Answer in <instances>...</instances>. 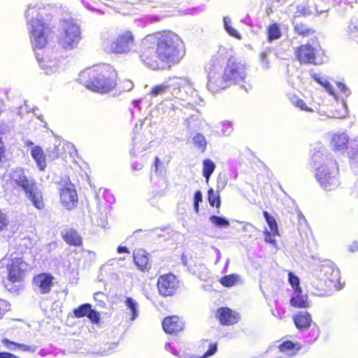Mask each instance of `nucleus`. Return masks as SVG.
<instances>
[{
  "instance_id": "nucleus-1",
  "label": "nucleus",
  "mask_w": 358,
  "mask_h": 358,
  "mask_svg": "<svg viewBox=\"0 0 358 358\" xmlns=\"http://www.w3.org/2000/svg\"><path fill=\"white\" fill-rule=\"evenodd\" d=\"M143 50L140 55L141 61L152 70L162 67L158 60L171 67L178 63L185 55V49L180 37L171 32L158 38L155 48V38L148 36L142 41Z\"/></svg>"
},
{
  "instance_id": "nucleus-2",
  "label": "nucleus",
  "mask_w": 358,
  "mask_h": 358,
  "mask_svg": "<svg viewBox=\"0 0 358 358\" xmlns=\"http://www.w3.org/2000/svg\"><path fill=\"white\" fill-rule=\"evenodd\" d=\"M311 165L315 169V178L321 187L333 191L340 185L337 162L327 154L326 150L319 147L311 155Z\"/></svg>"
},
{
  "instance_id": "nucleus-3",
  "label": "nucleus",
  "mask_w": 358,
  "mask_h": 358,
  "mask_svg": "<svg viewBox=\"0 0 358 358\" xmlns=\"http://www.w3.org/2000/svg\"><path fill=\"white\" fill-rule=\"evenodd\" d=\"M44 8L38 4L28 6L25 15L33 48L41 50L52 37V30L43 19Z\"/></svg>"
},
{
  "instance_id": "nucleus-4",
  "label": "nucleus",
  "mask_w": 358,
  "mask_h": 358,
  "mask_svg": "<svg viewBox=\"0 0 358 358\" xmlns=\"http://www.w3.org/2000/svg\"><path fill=\"white\" fill-rule=\"evenodd\" d=\"M88 77L85 81L87 88L99 93H107L116 85L117 73L110 65L102 64L90 68L81 74Z\"/></svg>"
},
{
  "instance_id": "nucleus-5",
  "label": "nucleus",
  "mask_w": 358,
  "mask_h": 358,
  "mask_svg": "<svg viewBox=\"0 0 358 358\" xmlns=\"http://www.w3.org/2000/svg\"><path fill=\"white\" fill-rule=\"evenodd\" d=\"M182 90L194 99L198 96L197 92L193 88L190 81L186 78L173 77L164 81L163 83L152 87L151 94L153 96L162 95L171 92L176 98L184 99Z\"/></svg>"
},
{
  "instance_id": "nucleus-6",
  "label": "nucleus",
  "mask_w": 358,
  "mask_h": 358,
  "mask_svg": "<svg viewBox=\"0 0 358 358\" xmlns=\"http://www.w3.org/2000/svg\"><path fill=\"white\" fill-rule=\"evenodd\" d=\"M102 47L105 51L120 55H128L135 46V38L129 30L120 31L117 36L110 39L109 34L105 33L101 36Z\"/></svg>"
},
{
  "instance_id": "nucleus-7",
  "label": "nucleus",
  "mask_w": 358,
  "mask_h": 358,
  "mask_svg": "<svg viewBox=\"0 0 358 358\" xmlns=\"http://www.w3.org/2000/svg\"><path fill=\"white\" fill-rule=\"evenodd\" d=\"M12 180L20 187L24 192L27 198L37 209L41 210L45 204L41 189L38 187L35 181L27 178L22 170H16L11 176Z\"/></svg>"
},
{
  "instance_id": "nucleus-8",
  "label": "nucleus",
  "mask_w": 358,
  "mask_h": 358,
  "mask_svg": "<svg viewBox=\"0 0 358 358\" xmlns=\"http://www.w3.org/2000/svg\"><path fill=\"white\" fill-rule=\"evenodd\" d=\"M206 71L208 76L207 88L213 94L230 86L217 59H212L208 62L206 66Z\"/></svg>"
},
{
  "instance_id": "nucleus-9",
  "label": "nucleus",
  "mask_w": 358,
  "mask_h": 358,
  "mask_svg": "<svg viewBox=\"0 0 358 358\" xmlns=\"http://www.w3.org/2000/svg\"><path fill=\"white\" fill-rule=\"evenodd\" d=\"M80 40V29L73 19L63 20L58 36L59 44L65 50H73Z\"/></svg>"
},
{
  "instance_id": "nucleus-10",
  "label": "nucleus",
  "mask_w": 358,
  "mask_h": 358,
  "mask_svg": "<svg viewBox=\"0 0 358 358\" xmlns=\"http://www.w3.org/2000/svg\"><path fill=\"white\" fill-rule=\"evenodd\" d=\"M60 185H62L59 189L61 203L66 210H71L76 208L78 201L74 185L69 178H63Z\"/></svg>"
},
{
  "instance_id": "nucleus-11",
  "label": "nucleus",
  "mask_w": 358,
  "mask_h": 358,
  "mask_svg": "<svg viewBox=\"0 0 358 358\" xmlns=\"http://www.w3.org/2000/svg\"><path fill=\"white\" fill-rule=\"evenodd\" d=\"M223 71L230 86L243 82L246 77L245 66L234 59H229Z\"/></svg>"
},
{
  "instance_id": "nucleus-12",
  "label": "nucleus",
  "mask_w": 358,
  "mask_h": 358,
  "mask_svg": "<svg viewBox=\"0 0 358 358\" xmlns=\"http://www.w3.org/2000/svg\"><path fill=\"white\" fill-rule=\"evenodd\" d=\"M27 267V264L22 260L19 255H16V256L12 255L11 259L7 264L9 280L12 282L21 281Z\"/></svg>"
},
{
  "instance_id": "nucleus-13",
  "label": "nucleus",
  "mask_w": 358,
  "mask_h": 358,
  "mask_svg": "<svg viewBox=\"0 0 358 358\" xmlns=\"http://www.w3.org/2000/svg\"><path fill=\"white\" fill-rule=\"evenodd\" d=\"M179 280L172 273L161 275L157 280V289L163 296H173L179 288Z\"/></svg>"
},
{
  "instance_id": "nucleus-14",
  "label": "nucleus",
  "mask_w": 358,
  "mask_h": 358,
  "mask_svg": "<svg viewBox=\"0 0 358 358\" xmlns=\"http://www.w3.org/2000/svg\"><path fill=\"white\" fill-rule=\"evenodd\" d=\"M36 57L41 68L47 74L57 71L61 66V61L55 55V53L43 57L40 52H36Z\"/></svg>"
},
{
  "instance_id": "nucleus-15",
  "label": "nucleus",
  "mask_w": 358,
  "mask_h": 358,
  "mask_svg": "<svg viewBox=\"0 0 358 358\" xmlns=\"http://www.w3.org/2000/svg\"><path fill=\"white\" fill-rule=\"evenodd\" d=\"M320 271L323 273L322 277L328 279L331 282H336L338 286L335 285L337 289H341L343 286L339 281L340 273L338 268L331 261H325L320 266Z\"/></svg>"
},
{
  "instance_id": "nucleus-16",
  "label": "nucleus",
  "mask_w": 358,
  "mask_h": 358,
  "mask_svg": "<svg viewBox=\"0 0 358 358\" xmlns=\"http://www.w3.org/2000/svg\"><path fill=\"white\" fill-rule=\"evenodd\" d=\"M54 278L49 273H41L33 279V287L36 292L46 294L50 292Z\"/></svg>"
},
{
  "instance_id": "nucleus-17",
  "label": "nucleus",
  "mask_w": 358,
  "mask_h": 358,
  "mask_svg": "<svg viewBox=\"0 0 358 358\" xmlns=\"http://www.w3.org/2000/svg\"><path fill=\"white\" fill-rule=\"evenodd\" d=\"M296 57L303 63L317 64L315 55L317 50L311 45L306 44L297 48L295 51Z\"/></svg>"
},
{
  "instance_id": "nucleus-18",
  "label": "nucleus",
  "mask_w": 358,
  "mask_h": 358,
  "mask_svg": "<svg viewBox=\"0 0 358 358\" xmlns=\"http://www.w3.org/2000/svg\"><path fill=\"white\" fill-rule=\"evenodd\" d=\"M162 327L167 334H174L182 330L184 324L177 316L166 317L164 319Z\"/></svg>"
},
{
  "instance_id": "nucleus-19",
  "label": "nucleus",
  "mask_w": 358,
  "mask_h": 358,
  "mask_svg": "<svg viewBox=\"0 0 358 358\" xmlns=\"http://www.w3.org/2000/svg\"><path fill=\"white\" fill-rule=\"evenodd\" d=\"M216 315L220 323L224 325H231L236 323L238 320V314L229 308H219Z\"/></svg>"
},
{
  "instance_id": "nucleus-20",
  "label": "nucleus",
  "mask_w": 358,
  "mask_h": 358,
  "mask_svg": "<svg viewBox=\"0 0 358 358\" xmlns=\"http://www.w3.org/2000/svg\"><path fill=\"white\" fill-rule=\"evenodd\" d=\"M296 327L300 331L307 330L313 322L311 315L307 311H299L293 317Z\"/></svg>"
},
{
  "instance_id": "nucleus-21",
  "label": "nucleus",
  "mask_w": 358,
  "mask_h": 358,
  "mask_svg": "<svg viewBox=\"0 0 358 358\" xmlns=\"http://www.w3.org/2000/svg\"><path fill=\"white\" fill-rule=\"evenodd\" d=\"M289 303L297 308H306L310 306L308 295L303 294L301 289L294 291Z\"/></svg>"
},
{
  "instance_id": "nucleus-22",
  "label": "nucleus",
  "mask_w": 358,
  "mask_h": 358,
  "mask_svg": "<svg viewBox=\"0 0 358 358\" xmlns=\"http://www.w3.org/2000/svg\"><path fill=\"white\" fill-rule=\"evenodd\" d=\"M62 237L69 245L79 246L82 244V238L75 229H70L62 232Z\"/></svg>"
},
{
  "instance_id": "nucleus-23",
  "label": "nucleus",
  "mask_w": 358,
  "mask_h": 358,
  "mask_svg": "<svg viewBox=\"0 0 358 358\" xmlns=\"http://www.w3.org/2000/svg\"><path fill=\"white\" fill-rule=\"evenodd\" d=\"M148 254L143 250H138L134 252V261L141 271L148 269Z\"/></svg>"
},
{
  "instance_id": "nucleus-24",
  "label": "nucleus",
  "mask_w": 358,
  "mask_h": 358,
  "mask_svg": "<svg viewBox=\"0 0 358 358\" xmlns=\"http://www.w3.org/2000/svg\"><path fill=\"white\" fill-rule=\"evenodd\" d=\"M280 352L285 356L292 357L301 349L299 343H294L292 341H285L278 345Z\"/></svg>"
},
{
  "instance_id": "nucleus-25",
  "label": "nucleus",
  "mask_w": 358,
  "mask_h": 358,
  "mask_svg": "<svg viewBox=\"0 0 358 358\" xmlns=\"http://www.w3.org/2000/svg\"><path fill=\"white\" fill-rule=\"evenodd\" d=\"M348 136L346 134H335L331 139V145L334 150L341 151L347 148Z\"/></svg>"
},
{
  "instance_id": "nucleus-26",
  "label": "nucleus",
  "mask_w": 358,
  "mask_h": 358,
  "mask_svg": "<svg viewBox=\"0 0 358 358\" xmlns=\"http://www.w3.org/2000/svg\"><path fill=\"white\" fill-rule=\"evenodd\" d=\"M31 155L36 161L38 167L41 171H43L46 166L43 150L39 146H35L31 151Z\"/></svg>"
},
{
  "instance_id": "nucleus-27",
  "label": "nucleus",
  "mask_w": 358,
  "mask_h": 358,
  "mask_svg": "<svg viewBox=\"0 0 358 358\" xmlns=\"http://www.w3.org/2000/svg\"><path fill=\"white\" fill-rule=\"evenodd\" d=\"M310 75L315 81H317L325 88L326 91L328 92L329 94L332 95L335 99H337L333 86L326 78L321 77L319 74L314 72H311Z\"/></svg>"
},
{
  "instance_id": "nucleus-28",
  "label": "nucleus",
  "mask_w": 358,
  "mask_h": 358,
  "mask_svg": "<svg viewBox=\"0 0 358 358\" xmlns=\"http://www.w3.org/2000/svg\"><path fill=\"white\" fill-rule=\"evenodd\" d=\"M150 142L146 143L145 142H141V136L139 135L136 136L134 138V148L131 150V155H136L150 148Z\"/></svg>"
},
{
  "instance_id": "nucleus-29",
  "label": "nucleus",
  "mask_w": 358,
  "mask_h": 358,
  "mask_svg": "<svg viewBox=\"0 0 358 358\" xmlns=\"http://www.w3.org/2000/svg\"><path fill=\"white\" fill-rule=\"evenodd\" d=\"M215 164L209 159H206L203 161V176L206 179V182L208 183L209 179L215 169Z\"/></svg>"
},
{
  "instance_id": "nucleus-30",
  "label": "nucleus",
  "mask_w": 358,
  "mask_h": 358,
  "mask_svg": "<svg viewBox=\"0 0 358 358\" xmlns=\"http://www.w3.org/2000/svg\"><path fill=\"white\" fill-rule=\"evenodd\" d=\"M124 303L127 308L130 310L131 320H136L138 316V303L131 297H127Z\"/></svg>"
},
{
  "instance_id": "nucleus-31",
  "label": "nucleus",
  "mask_w": 358,
  "mask_h": 358,
  "mask_svg": "<svg viewBox=\"0 0 358 358\" xmlns=\"http://www.w3.org/2000/svg\"><path fill=\"white\" fill-rule=\"evenodd\" d=\"M15 245L17 247L19 253H23L28 248L32 247V241L29 237L15 238Z\"/></svg>"
},
{
  "instance_id": "nucleus-32",
  "label": "nucleus",
  "mask_w": 358,
  "mask_h": 358,
  "mask_svg": "<svg viewBox=\"0 0 358 358\" xmlns=\"http://www.w3.org/2000/svg\"><path fill=\"white\" fill-rule=\"evenodd\" d=\"M209 221L216 227L222 229L227 228L230 225L228 219L223 216L211 215L209 217Z\"/></svg>"
},
{
  "instance_id": "nucleus-33",
  "label": "nucleus",
  "mask_w": 358,
  "mask_h": 358,
  "mask_svg": "<svg viewBox=\"0 0 358 358\" xmlns=\"http://www.w3.org/2000/svg\"><path fill=\"white\" fill-rule=\"evenodd\" d=\"M268 40L271 42L281 36V31L278 24L276 23L270 25L267 29Z\"/></svg>"
},
{
  "instance_id": "nucleus-34",
  "label": "nucleus",
  "mask_w": 358,
  "mask_h": 358,
  "mask_svg": "<svg viewBox=\"0 0 358 358\" xmlns=\"http://www.w3.org/2000/svg\"><path fill=\"white\" fill-rule=\"evenodd\" d=\"M263 215L270 228L271 231L273 233V235H278V224L275 219L272 215H271L267 211H264Z\"/></svg>"
},
{
  "instance_id": "nucleus-35",
  "label": "nucleus",
  "mask_w": 358,
  "mask_h": 358,
  "mask_svg": "<svg viewBox=\"0 0 358 358\" xmlns=\"http://www.w3.org/2000/svg\"><path fill=\"white\" fill-rule=\"evenodd\" d=\"M193 143L194 146L200 150L201 152H204L206 148L207 141L206 140L205 136L198 133L196 134L192 139Z\"/></svg>"
},
{
  "instance_id": "nucleus-36",
  "label": "nucleus",
  "mask_w": 358,
  "mask_h": 358,
  "mask_svg": "<svg viewBox=\"0 0 358 358\" xmlns=\"http://www.w3.org/2000/svg\"><path fill=\"white\" fill-rule=\"evenodd\" d=\"M208 199L211 206L220 208L221 201L218 192H215L213 189L208 191Z\"/></svg>"
},
{
  "instance_id": "nucleus-37",
  "label": "nucleus",
  "mask_w": 358,
  "mask_h": 358,
  "mask_svg": "<svg viewBox=\"0 0 358 358\" xmlns=\"http://www.w3.org/2000/svg\"><path fill=\"white\" fill-rule=\"evenodd\" d=\"M224 29L231 36L236 38H241V34L231 27V20L229 17H224L223 19Z\"/></svg>"
},
{
  "instance_id": "nucleus-38",
  "label": "nucleus",
  "mask_w": 358,
  "mask_h": 358,
  "mask_svg": "<svg viewBox=\"0 0 358 358\" xmlns=\"http://www.w3.org/2000/svg\"><path fill=\"white\" fill-rule=\"evenodd\" d=\"M90 310V304L84 303L73 310V314L76 317L80 318L87 316L88 311Z\"/></svg>"
},
{
  "instance_id": "nucleus-39",
  "label": "nucleus",
  "mask_w": 358,
  "mask_h": 358,
  "mask_svg": "<svg viewBox=\"0 0 358 358\" xmlns=\"http://www.w3.org/2000/svg\"><path fill=\"white\" fill-rule=\"evenodd\" d=\"M238 280V275L235 274H231L228 275H225L220 279V283L227 287H232L235 285L236 280Z\"/></svg>"
},
{
  "instance_id": "nucleus-40",
  "label": "nucleus",
  "mask_w": 358,
  "mask_h": 358,
  "mask_svg": "<svg viewBox=\"0 0 358 358\" xmlns=\"http://www.w3.org/2000/svg\"><path fill=\"white\" fill-rule=\"evenodd\" d=\"M294 31L302 36H308L312 33V30L304 23H296L294 24Z\"/></svg>"
},
{
  "instance_id": "nucleus-41",
  "label": "nucleus",
  "mask_w": 358,
  "mask_h": 358,
  "mask_svg": "<svg viewBox=\"0 0 358 358\" xmlns=\"http://www.w3.org/2000/svg\"><path fill=\"white\" fill-rule=\"evenodd\" d=\"M222 127L221 132L223 136H229L232 134L234 129L231 122L224 121L222 122Z\"/></svg>"
},
{
  "instance_id": "nucleus-42",
  "label": "nucleus",
  "mask_w": 358,
  "mask_h": 358,
  "mask_svg": "<svg viewBox=\"0 0 358 358\" xmlns=\"http://www.w3.org/2000/svg\"><path fill=\"white\" fill-rule=\"evenodd\" d=\"M288 280L291 286L292 287L294 291L296 289H301L299 285V278L295 275L293 273L289 272L288 273Z\"/></svg>"
},
{
  "instance_id": "nucleus-43",
  "label": "nucleus",
  "mask_w": 358,
  "mask_h": 358,
  "mask_svg": "<svg viewBox=\"0 0 358 358\" xmlns=\"http://www.w3.org/2000/svg\"><path fill=\"white\" fill-rule=\"evenodd\" d=\"M269 53H271V50L268 49V50L262 52L259 55L262 66V68H264L265 69H268V68H269V58H268Z\"/></svg>"
},
{
  "instance_id": "nucleus-44",
  "label": "nucleus",
  "mask_w": 358,
  "mask_h": 358,
  "mask_svg": "<svg viewBox=\"0 0 358 358\" xmlns=\"http://www.w3.org/2000/svg\"><path fill=\"white\" fill-rule=\"evenodd\" d=\"M8 224L9 219L7 213L3 210L0 209V231L6 228Z\"/></svg>"
},
{
  "instance_id": "nucleus-45",
  "label": "nucleus",
  "mask_w": 358,
  "mask_h": 358,
  "mask_svg": "<svg viewBox=\"0 0 358 358\" xmlns=\"http://www.w3.org/2000/svg\"><path fill=\"white\" fill-rule=\"evenodd\" d=\"M296 13L303 16H308L312 14L310 7L306 4L298 5L296 6Z\"/></svg>"
},
{
  "instance_id": "nucleus-46",
  "label": "nucleus",
  "mask_w": 358,
  "mask_h": 358,
  "mask_svg": "<svg viewBox=\"0 0 358 358\" xmlns=\"http://www.w3.org/2000/svg\"><path fill=\"white\" fill-rule=\"evenodd\" d=\"M93 323L97 324L100 321V314L96 310L92 308L90 306V310L88 311L87 316Z\"/></svg>"
},
{
  "instance_id": "nucleus-47",
  "label": "nucleus",
  "mask_w": 358,
  "mask_h": 358,
  "mask_svg": "<svg viewBox=\"0 0 358 358\" xmlns=\"http://www.w3.org/2000/svg\"><path fill=\"white\" fill-rule=\"evenodd\" d=\"M152 169L157 175H162L164 173V165L163 163L160 161L159 157H156L155 158V164L154 168Z\"/></svg>"
},
{
  "instance_id": "nucleus-48",
  "label": "nucleus",
  "mask_w": 358,
  "mask_h": 358,
  "mask_svg": "<svg viewBox=\"0 0 358 358\" xmlns=\"http://www.w3.org/2000/svg\"><path fill=\"white\" fill-rule=\"evenodd\" d=\"M2 344L10 350H15L19 347V343L10 341L8 338H3Z\"/></svg>"
},
{
  "instance_id": "nucleus-49",
  "label": "nucleus",
  "mask_w": 358,
  "mask_h": 358,
  "mask_svg": "<svg viewBox=\"0 0 358 358\" xmlns=\"http://www.w3.org/2000/svg\"><path fill=\"white\" fill-rule=\"evenodd\" d=\"M347 115V106L346 103L343 101L342 102V109L340 112L334 113L330 117H336V118H343Z\"/></svg>"
},
{
  "instance_id": "nucleus-50",
  "label": "nucleus",
  "mask_w": 358,
  "mask_h": 358,
  "mask_svg": "<svg viewBox=\"0 0 358 358\" xmlns=\"http://www.w3.org/2000/svg\"><path fill=\"white\" fill-rule=\"evenodd\" d=\"M9 308L10 304L7 301L0 299V318L9 310Z\"/></svg>"
},
{
  "instance_id": "nucleus-51",
  "label": "nucleus",
  "mask_w": 358,
  "mask_h": 358,
  "mask_svg": "<svg viewBox=\"0 0 358 358\" xmlns=\"http://www.w3.org/2000/svg\"><path fill=\"white\" fill-rule=\"evenodd\" d=\"M217 350V344H210L208 347V350L205 352V354L203 355L201 358H206L210 356L213 355Z\"/></svg>"
},
{
  "instance_id": "nucleus-52",
  "label": "nucleus",
  "mask_w": 358,
  "mask_h": 358,
  "mask_svg": "<svg viewBox=\"0 0 358 358\" xmlns=\"http://www.w3.org/2000/svg\"><path fill=\"white\" fill-rule=\"evenodd\" d=\"M264 234V241L266 243H271V244H274L275 243V240L273 238L275 235H273L271 231L270 232L266 229Z\"/></svg>"
},
{
  "instance_id": "nucleus-53",
  "label": "nucleus",
  "mask_w": 358,
  "mask_h": 358,
  "mask_svg": "<svg viewBox=\"0 0 358 358\" xmlns=\"http://www.w3.org/2000/svg\"><path fill=\"white\" fill-rule=\"evenodd\" d=\"M18 348L22 351L30 352H34L36 350V347L35 345H27L22 343H19Z\"/></svg>"
},
{
  "instance_id": "nucleus-54",
  "label": "nucleus",
  "mask_w": 358,
  "mask_h": 358,
  "mask_svg": "<svg viewBox=\"0 0 358 358\" xmlns=\"http://www.w3.org/2000/svg\"><path fill=\"white\" fill-rule=\"evenodd\" d=\"M358 31V27L356 24H354L353 23H351L347 29V32L348 35L351 37H355L356 35L355 34Z\"/></svg>"
},
{
  "instance_id": "nucleus-55",
  "label": "nucleus",
  "mask_w": 358,
  "mask_h": 358,
  "mask_svg": "<svg viewBox=\"0 0 358 358\" xmlns=\"http://www.w3.org/2000/svg\"><path fill=\"white\" fill-rule=\"evenodd\" d=\"M59 145H55L53 150L50 152L49 153V157H50L52 159H55L57 158L59 155Z\"/></svg>"
},
{
  "instance_id": "nucleus-56",
  "label": "nucleus",
  "mask_w": 358,
  "mask_h": 358,
  "mask_svg": "<svg viewBox=\"0 0 358 358\" xmlns=\"http://www.w3.org/2000/svg\"><path fill=\"white\" fill-rule=\"evenodd\" d=\"M337 86L339 90L341 91L343 94H345V96H349L350 90L343 83H337Z\"/></svg>"
},
{
  "instance_id": "nucleus-57",
  "label": "nucleus",
  "mask_w": 358,
  "mask_h": 358,
  "mask_svg": "<svg viewBox=\"0 0 358 358\" xmlns=\"http://www.w3.org/2000/svg\"><path fill=\"white\" fill-rule=\"evenodd\" d=\"M165 348L167 351L170 352L175 356L179 357V352L176 351V350L172 346L171 343H167L165 345Z\"/></svg>"
},
{
  "instance_id": "nucleus-58",
  "label": "nucleus",
  "mask_w": 358,
  "mask_h": 358,
  "mask_svg": "<svg viewBox=\"0 0 358 358\" xmlns=\"http://www.w3.org/2000/svg\"><path fill=\"white\" fill-rule=\"evenodd\" d=\"M103 296V294L102 292H96L94 294V300L99 301V305L101 306H103L105 305V303L101 299Z\"/></svg>"
},
{
  "instance_id": "nucleus-59",
  "label": "nucleus",
  "mask_w": 358,
  "mask_h": 358,
  "mask_svg": "<svg viewBox=\"0 0 358 358\" xmlns=\"http://www.w3.org/2000/svg\"><path fill=\"white\" fill-rule=\"evenodd\" d=\"M133 86L134 85L131 80H124L123 82L122 89L124 91H129L133 88Z\"/></svg>"
},
{
  "instance_id": "nucleus-60",
  "label": "nucleus",
  "mask_w": 358,
  "mask_h": 358,
  "mask_svg": "<svg viewBox=\"0 0 358 358\" xmlns=\"http://www.w3.org/2000/svg\"><path fill=\"white\" fill-rule=\"evenodd\" d=\"M296 108H299L301 110H305L308 112L313 111V110L310 108L306 106V103L303 100L299 101V104Z\"/></svg>"
},
{
  "instance_id": "nucleus-61",
  "label": "nucleus",
  "mask_w": 358,
  "mask_h": 358,
  "mask_svg": "<svg viewBox=\"0 0 358 358\" xmlns=\"http://www.w3.org/2000/svg\"><path fill=\"white\" fill-rule=\"evenodd\" d=\"M202 199H203V196H202V194H201V191H199V190L196 191L194 193V202L199 203L200 202L202 201Z\"/></svg>"
},
{
  "instance_id": "nucleus-62",
  "label": "nucleus",
  "mask_w": 358,
  "mask_h": 358,
  "mask_svg": "<svg viewBox=\"0 0 358 358\" xmlns=\"http://www.w3.org/2000/svg\"><path fill=\"white\" fill-rule=\"evenodd\" d=\"M0 358H20L17 356L6 352H0Z\"/></svg>"
},
{
  "instance_id": "nucleus-63",
  "label": "nucleus",
  "mask_w": 358,
  "mask_h": 358,
  "mask_svg": "<svg viewBox=\"0 0 358 358\" xmlns=\"http://www.w3.org/2000/svg\"><path fill=\"white\" fill-rule=\"evenodd\" d=\"M131 167L134 171H140L143 168V164L138 162H134L131 164Z\"/></svg>"
},
{
  "instance_id": "nucleus-64",
  "label": "nucleus",
  "mask_w": 358,
  "mask_h": 358,
  "mask_svg": "<svg viewBox=\"0 0 358 358\" xmlns=\"http://www.w3.org/2000/svg\"><path fill=\"white\" fill-rule=\"evenodd\" d=\"M302 99L296 97V96H293L290 99V101L292 103V104L293 106H294L295 107H297L298 105L299 104V101H301Z\"/></svg>"
}]
</instances>
